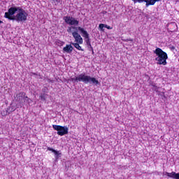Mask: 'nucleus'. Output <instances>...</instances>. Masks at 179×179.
Here are the masks:
<instances>
[{
  "label": "nucleus",
  "mask_w": 179,
  "mask_h": 179,
  "mask_svg": "<svg viewBox=\"0 0 179 179\" xmlns=\"http://www.w3.org/2000/svg\"><path fill=\"white\" fill-rule=\"evenodd\" d=\"M162 0H143L145 3V8H149V6H153L157 2H160Z\"/></svg>",
  "instance_id": "9"
},
{
  "label": "nucleus",
  "mask_w": 179,
  "mask_h": 179,
  "mask_svg": "<svg viewBox=\"0 0 179 179\" xmlns=\"http://www.w3.org/2000/svg\"><path fill=\"white\" fill-rule=\"evenodd\" d=\"M72 51H73V47L72 46V44L66 45V47L63 48V52H67V54H71Z\"/></svg>",
  "instance_id": "11"
},
{
  "label": "nucleus",
  "mask_w": 179,
  "mask_h": 179,
  "mask_svg": "<svg viewBox=\"0 0 179 179\" xmlns=\"http://www.w3.org/2000/svg\"><path fill=\"white\" fill-rule=\"evenodd\" d=\"M52 128L55 131H57V135L59 136H64V135H68V131H69V128L68 126H61L53 124Z\"/></svg>",
  "instance_id": "5"
},
{
  "label": "nucleus",
  "mask_w": 179,
  "mask_h": 179,
  "mask_svg": "<svg viewBox=\"0 0 179 179\" xmlns=\"http://www.w3.org/2000/svg\"><path fill=\"white\" fill-rule=\"evenodd\" d=\"M25 94H26L24 92H20L17 94L15 96L16 101H18L20 104H23V100H24Z\"/></svg>",
  "instance_id": "8"
},
{
  "label": "nucleus",
  "mask_w": 179,
  "mask_h": 179,
  "mask_svg": "<svg viewBox=\"0 0 179 179\" xmlns=\"http://www.w3.org/2000/svg\"><path fill=\"white\" fill-rule=\"evenodd\" d=\"M72 36L75 39L76 43H78V44H83V38L78 31L72 32Z\"/></svg>",
  "instance_id": "6"
},
{
  "label": "nucleus",
  "mask_w": 179,
  "mask_h": 179,
  "mask_svg": "<svg viewBox=\"0 0 179 179\" xmlns=\"http://www.w3.org/2000/svg\"><path fill=\"white\" fill-rule=\"evenodd\" d=\"M174 26H176L177 27V24H175Z\"/></svg>",
  "instance_id": "29"
},
{
  "label": "nucleus",
  "mask_w": 179,
  "mask_h": 179,
  "mask_svg": "<svg viewBox=\"0 0 179 179\" xmlns=\"http://www.w3.org/2000/svg\"><path fill=\"white\" fill-rule=\"evenodd\" d=\"M151 86H152V90H154L155 92H157V90H159V87H157V85H156L155 83H152Z\"/></svg>",
  "instance_id": "16"
},
{
  "label": "nucleus",
  "mask_w": 179,
  "mask_h": 179,
  "mask_svg": "<svg viewBox=\"0 0 179 179\" xmlns=\"http://www.w3.org/2000/svg\"><path fill=\"white\" fill-rule=\"evenodd\" d=\"M29 13L20 6H12L4 14V17L8 20H15L17 23L26 22Z\"/></svg>",
  "instance_id": "1"
},
{
  "label": "nucleus",
  "mask_w": 179,
  "mask_h": 179,
  "mask_svg": "<svg viewBox=\"0 0 179 179\" xmlns=\"http://www.w3.org/2000/svg\"><path fill=\"white\" fill-rule=\"evenodd\" d=\"M47 149L52 153H54L55 160H58V159H59V157H61V156H62V152H61V150L57 151V150H55L54 148H52L50 147H48Z\"/></svg>",
  "instance_id": "7"
},
{
  "label": "nucleus",
  "mask_w": 179,
  "mask_h": 179,
  "mask_svg": "<svg viewBox=\"0 0 179 179\" xmlns=\"http://www.w3.org/2000/svg\"><path fill=\"white\" fill-rule=\"evenodd\" d=\"M108 25L104 24H100L99 25V29L101 30V31H104V27L107 29Z\"/></svg>",
  "instance_id": "15"
},
{
  "label": "nucleus",
  "mask_w": 179,
  "mask_h": 179,
  "mask_svg": "<svg viewBox=\"0 0 179 179\" xmlns=\"http://www.w3.org/2000/svg\"><path fill=\"white\" fill-rule=\"evenodd\" d=\"M129 41H133V40L132 39H131V40H129Z\"/></svg>",
  "instance_id": "30"
},
{
  "label": "nucleus",
  "mask_w": 179,
  "mask_h": 179,
  "mask_svg": "<svg viewBox=\"0 0 179 179\" xmlns=\"http://www.w3.org/2000/svg\"><path fill=\"white\" fill-rule=\"evenodd\" d=\"M63 20H64L66 24H69V26H71L68 27L66 29L67 33H72V29H73L74 30L78 29V27H75L79 26V20L78 19L71 16H64L63 17Z\"/></svg>",
  "instance_id": "4"
},
{
  "label": "nucleus",
  "mask_w": 179,
  "mask_h": 179,
  "mask_svg": "<svg viewBox=\"0 0 179 179\" xmlns=\"http://www.w3.org/2000/svg\"><path fill=\"white\" fill-rule=\"evenodd\" d=\"M42 93H48V88L47 87L42 88Z\"/></svg>",
  "instance_id": "19"
},
{
  "label": "nucleus",
  "mask_w": 179,
  "mask_h": 179,
  "mask_svg": "<svg viewBox=\"0 0 179 179\" xmlns=\"http://www.w3.org/2000/svg\"><path fill=\"white\" fill-rule=\"evenodd\" d=\"M52 1V3H53L54 5H58L59 3V0H51Z\"/></svg>",
  "instance_id": "21"
},
{
  "label": "nucleus",
  "mask_w": 179,
  "mask_h": 179,
  "mask_svg": "<svg viewBox=\"0 0 179 179\" xmlns=\"http://www.w3.org/2000/svg\"><path fill=\"white\" fill-rule=\"evenodd\" d=\"M56 43L58 44V45H64V43L62 41L58 40L56 41Z\"/></svg>",
  "instance_id": "20"
},
{
  "label": "nucleus",
  "mask_w": 179,
  "mask_h": 179,
  "mask_svg": "<svg viewBox=\"0 0 179 179\" xmlns=\"http://www.w3.org/2000/svg\"><path fill=\"white\" fill-rule=\"evenodd\" d=\"M88 50H89V51H93V47L92 46V45L88 46Z\"/></svg>",
  "instance_id": "24"
},
{
  "label": "nucleus",
  "mask_w": 179,
  "mask_h": 179,
  "mask_svg": "<svg viewBox=\"0 0 179 179\" xmlns=\"http://www.w3.org/2000/svg\"><path fill=\"white\" fill-rule=\"evenodd\" d=\"M134 3H143V0H131Z\"/></svg>",
  "instance_id": "18"
},
{
  "label": "nucleus",
  "mask_w": 179,
  "mask_h": 179,
  "mask_svg": "<svg viewBox=\"0 0 179 179\" xmlns=\"http://www.w3.org/2000/svg\"><path fill=\"white\" fill-rule=\"evenodd\" d=\"M39 99H41V100H42V101H45V100H47V94L45 93H41L40 96H39Z\"/></svg>",
  "instance_id": "14"
},
{
  "label": "nucleus",
  "mask_w": 179,
  "mask_h": 179,
  "mask_svg": "<svg viewBox=\"0 0 179 179\" xmlns=\"http://www.w3.org/2000/svg\"><path fill=\"white\" fill-rule=\"evenodd\" d=\"M168 174L170 176V178L179 179V173H177L173 171L171 173H168Z\"/></svg>",
  "instance_id": "12"
},
{
  "label": "nucleus",
  "mask_w": 179,
  "mask_h": 179,
  "mask_svg": "<svg viewBox=\"0 0 179 179\" xmlns=\"http://www.w3.org/2000/svg\"><path fill=\"white\" fill-rule=\"evenodd\" d=\"M71 44L72 45H73V47H75V48H76L77 50H78L79 51H85V50H83L82 48V47L79 45L80 43H71Z\"/></svg>",
  "instance_id": "13"
},
{
  "label": "nucleus",
  "mask_w": 179,
  "mask_h": 179,
  "mask_svg": "<svg viewBox=\"0 0 179 179\" xmlns=\"http://www.w3.org/2000/svg\"><path fill=\"white\" fill-rule=\"evenodd\" d=\"M26 101H27V103H30V102L31 101V99H30V98H29V97L24 96L23 103H24V102H26Z\"/></svg>",
  "instance_id": "17"
},
{
  "label": "nucleus",
  "mask_w": 179,
  "mask_h": 179,
  "mask_svg": "<svg viewBox=\"0 0 179 179\" xmlns=\"http://www.w3.org/2000/svg\"><path fill=\"white\" fill-rule=\"evenodd\" d=\"M92 55H94V50H92Z\"/></svg>",
  "instance_id": "27"
},
{
  "label": "nucleus",
  "mask_w": 179,
  "mask_h": 179,
  "mask_svg": "<svg viewBox=\"0 0 179 179\" xmlns=\"http://www.w3.org/2000/svg\"><path fill=\"white\" fill-rule=\"evenodd\" d=\"M2 23H3V22H2L1 20H0V24H2Z\"/></svg>",
  "instance_id": "26"
},
{
  "label": "nucleus",
  "mask_w": 179,
  "mask_h": 179,
  "mask_svg": "<svg viewBox=\"0 0 179 179\" xmlns=\"http://www.w3.org/2000/svg\"><path fill=\"white\" fill-rule=\"evenodd\" d=\"M154 54L157 55L155 61H157V65H167V53L163 51L160 48H157L154 50Z\"/></svg>",
  "instance_id": "3"
},
{
  "label": "nucleus",
  "mask_w": 179,
  "mask_h": 179,
  "mask_svg": "<svg viewBox=\"0 0 179 179\" xmlns=\"http://www.w3.org/2000/svg\"><path fill=\"white\" fill-rule=\"evenodd\" d=\"M73 83H78V82H83L85 85H94V86H99L100 83L96 78L86 75L85 73L79 74L78 76L71 78Z\"/></svg>",
  "instance_id": "2"
},
{
  "label": "nucleus",
  "mask_w": 179,
  "mask_h": 179,
  "mask_svg": "<svg viewBox=\"0 0 179 179\" xmlns=\"http://www.w3.org/2000/svg\"><path fill=\"white\" fill-rule=\"evenodd\" d=\"M169 174H171V173H169V172H164L163 176H167L168 177L170 178Z\"/></svg>",
  "instance_id": "23"
},
{
  "label": "nucleus",
  "mask_w": 179,
  "mask_h": 179,
  "mask_svg": "<svg viewBox=\"0 0 179 179\" xmlns=\"http://www.w3.org/2000/svg\"><path fill=\"white\" fill-rule=\"evenodd\" d=\"M106 29H108V30H111V29H113V28H111V27H110V26L108 25V27H107Z\"/></svg>",
  "instance_id": "25"
},
{
  "label": "nucleus",
  "mask_w": 179,
  "mask_h": 179,
  "mask_svg": "<svg viewBox=\"0 0 179 179\" xmlns=\"http://www.w3.org/2000/svg\"><path fill=\"white\" fill-rule=\"evenodd\" d=\"M78 30H79V31H80V33H82V36L83 37H84V38H89V34L87 33V31L85 30V29L80 27H78Z\"/></svg>",
  "instance_id": "10"
},
{
  "label": "nucleus",
  "mask_w": 179,
  "mask_h": 179,
  "mask_svg": "<svg viewBox=\"0 0 179 179\" xmlns=\"http://www.w3.org/2000/svg\"><path fill=\"white\" fill-rule=\"evenodd\" d=\"M103 13H107V11H103Z\"/></svg>",
  "instance_id": "28"
},
{
  "label": "nucleus",
  "mask_w": 179,
  "mask_h": 179,
  "mask_svg": "<svg viewBox=\"0 0 179 179\" xmlns=\"http://www.w3.org/2000/svg\"><path fill=\"white\" fill-rule=\"evenodd\" d=\"M87 45L89 47L90 45H92V43H90V39L88 38L86 40Z\"/></svg>",
  "instance_id": "22"
}]
</instances>
